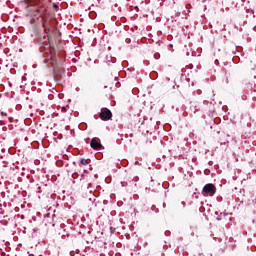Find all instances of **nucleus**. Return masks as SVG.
Returning a JSON list of instances; mask_svg holds the SVG:
<instances>
[{
  "mask_svg": "<svg viewBox=\"0 0 256 256\" xmlns=\"http://www.w3.org/2000/svg\"><path fill=\"white\" fill-rule=\"evenodd\" d=\"M42 27L44 29L45 35H47L49 39V35H51V33H53V31L55 30V28L53 27V22H51V19L42 16Z\"/></svg>",
  "mask_w": 256,
  "mask_h": 256,
  "instance_id": "f257e3e1",
  "label": "nucleus"
},
{
  "mask_svg": "<svg viewBox=\"0 0 256 256\" xmlns=\"http://www.w3.org/2000/svg\"><path fill=\"white\" fill-rule=\"evenodd\" d=\"M202 193H203V195H209V197H213V195H215V193H217V187H215V185L211 184V183L206 184L203 187Z\"/></svg>",
  "mask_w": 256,
  "mask_h": 256,
  "instance_id": "f03ea898",
  "label": "nucleus"
},
{
  "mask_svg": "<svg viewBox=\"0 0 256 256\" xmlns=\"http://www.w3.org/2000/svg\"><path fill=\"white\" fill-rule=\"evenodd\" d=\"M113 117V113L108 108H102L100 112V119L102 121H109Z\"/></svg>",
  "mask_w": 256,
  "mask_h": 256,
  "instance_id": "7ed1b4c3",
  "label": "nucleus"
},
{
  "mask_svg": "<svg viewBox=\"0 0 256 256\" xmlns=\"http://www.w3.org/2000/svg\"><path fill=\"white\" fill-rule=\"evenodd\" d=\"M90 147H92V149H95L96 151H99L103 148V145H101V141L99 140V138H93L90 142Z\"/></svg>",
  "mask_w": 256,
  "mask_h": 256,
  "instance_id": "20e7f679",
  "label": "nucleus"
},
{
  "mask_svg": "<svg viewBox=\"0 0 256 256\" xmlns=\"http://www.w3.org/2000/svg\"><path fill=\"white\" fill-rule=\"evenodd\" d=\"M89 177H91V174L89 173V171L84 170L83 174L81 175L80 181H86L89 182Z\"/></svg>",
  "mask_w": 256,
  "mask_h": 256,
  "instance_id": "39448f33",
  "label": "nucleus"
},
{
  "mask_svg": "<svg viewBox=\"0 0 256 256\" xmlns=\"http://www.w3.org/2000/svg\"><path fill=\"white\" fill-rule=\"evenodd\" d=\"M80 164L81 165H89V161L85 158H82L81 161H80Z\"/></svg>",
  "mask_w": 256,
  "mask_h": 256,
  "instance_id": "423d86ee",
  "label": "nucleus"
},
{
  "mask_svg": "<svg viewBox=\"0 0 256 256\" xmlns=\"http://www.w3.org/2000/svg\"><path fill=\"white\" fill-rule=\"evenodd\" d=\"M0 115H1V117H7L6 112H3V111L0 112Z\"/></svg>",
  "mask_w": 256,
  "mask_h": 256,
  "instance_id": "0eeeda50",
  "label": "nucleus"
},
{
  "mask_svg": "<svg viewBox=\"0 0 256 256\" xmlns=\"http://www.w3.org/2000/svg\"><path fill=\"white\" fill-rule=\"evenodd\" d=\"M91 182L90 181H88V186H87V189H91Z\"/></svg>",
  "mask_w": 256,
  "mask_h": 256,
  "instance_id": "6e6552de",
  "label": "nucleus"
},
{
  "mask_svg": "<svg viewBox=\"0 0 256 256\" xmlns=\"http://www.w3.org/2000/svg\"><path fill=\"white\" fill-rule=\"evenodd\" d=\"M155 59H159V54L154 55Z\"/></svg>",
  "mask_w": 256,
  "mask_h": 256,
  "instance_id": "1a4fd4ad",
  "label": "nucleus"
},
{
  "mask_svg": "<svg viewBox=\"0 0 256 256\" xmlns=\"http://www.w3.org/2000/svg\"><path fill=\"white\" fill-rule=\"evenodd\" d=\"M215 65H219V60H215Z\"/></svg>",
  "mask_w": 256,
  "mask_h": 256,
  "instance_id": "9d476101",
  "label": "nucleus"
},
{
  "mask_svg": "<svg viewBox=\"0 0 256 256\" xmlns=\"http://www.w3.org/2000/svg\"><path fill=\"white\" fill-rule=\"evenodd\" d=\"M94 178L97 179V174L94 175Z\"/></svg>",
  "mask_w": 256,
  "mask_h": 256,
  "instance_id": "9b49d317",
  "label": "nucleus"
},
{
  "mask_svg": "<svg viewBox=\"0 0 256 256\" xmlns=\"http://www.w3.org/2000/svg\"><path fill=\"white\" fill-rule=\"evenodd\" d=\"M183 207H185V202H182Z\"/></svg>",
  "mask_w": 256,
  "mask_h": 256,
  "instance_id": "f8f14e48",
  "label": "nucleus"
}]
</instances>
